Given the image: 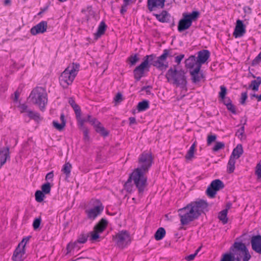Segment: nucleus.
<instances>
[{
  "label": "nucleus",
  "mask_w": 261,
  "mask_h": 261,
  "mask_svg": "<svg viewBox=\"0 0 261 261\" xmlns=\"http://www.w3.org/2000/svg\"><path fill=\"white\" fill-rule=\"evenodd\" d=\"M27 115L30 117L31 118L34 119L36 120H38L40 119L39 115L36 112L29 110V111H27Z\"/></svg>",
  "instance_id": "4c0bfd02"
},
{
  "label": "nucleus",
  "mask_w": 261,
  "mask_h": 261,
  "mask_svg": "<svg viewBox=\"0 0 261 261\" xmlns=\"http://www.w3.org/2000/svg\"><path fill=\"white\" fill-rule=\"evenodd\" d=\"M122 100V95L120 93H117L115 97V101L119 102Z\"/></svg>",
  "instance_id": "4d7b16f0"
},
{
  "label": "nucleus",
  "mask_w": 261,
  "mask_h": 261,
  "mask_svg": "<svg viewBox=\"0 0 261 261\" xmlns=\"http://www.w3.org/2000/svg\"><path fill=\"white\" fill-rule=\"evenodd\" d=\"M27 115L30 117L31 118L34 119L36 120H38L40 119L39 115L36 112L29 110V111H27Z\"/></svg>",
  "instance_id": "58836bf2"
},
{
  "label": "nucleus",
  "mask_w": 261,
  "mask_h": 261,
  "mask_svg": "<svg viewBox=\"0 0 261 261\" xmlns=\"http://www.w3.org/2000/svg\"><path fill=\"white\" fill-rule=\"evenodd\" d=\"M251 258L245 245L235 242L230 248V252L223 255L221 261H249Z\"/></svg>",
  "instance_id": "f03ea898"
},
{
  "label": "nucleus",
  "mask_w": 261,
  "mask_h": 261,
  "mask_svg": "<svg viewBox=\"0 0 261 261\" xmlns=\"http://www.w3.org/2000/svg\"><path fill=\"white\" fill-rule=\"evenodd\" d=\"M127 5H126V4L124 3V4L122 6L121 10H120V12L122 14H123L124 13H125L126 11V9H127L126 8H127Z\"/></svg>",
  "instance_id": "13d9d810"
},
{
  "label": "nucleus",
  "mask_w": 261,
  "mask_h": 261,
  "mask_svg": "<svg viewBox=\"0 0 261 261\" xmlns=\"http://www.w3.org/2000/svg\"><path fill=\"white\" fill-rule=\"evenodd\" d=\"M152 14L155 17L156 19L161 22H167L169 21L170 15L168 12L165 10H163L161 13L153 12Z\"/></svg>",
  "instance_id": "5701e85b"
},
{
  "label": "nucleus",
  "mask_w": 261,
  "mask_h": 261,
  "mask_svg": "<svg viewBox=\"0 0 261 261\" xmlns=\"http://www.w3.org/2000/svg\"><path fill=\"white\" fill-rule=\"evenodd\" d=\"M29 100L31 103L39 107L41 110H43L47 102L45 90L41 87L34 89L30 94Z\"/></svg>",
  "instance_id": "423d86ee"
},
{
  "label": "nucleus",
  "mask_w": 261,
  "mask_h": 261,
  "mask_svg": "<svg viewBox=\"0 0 261 261\" xmlns=\"http://www.w3.org/2000/svg\"><path fill=\"white\" fill-rule=\"evenodd\" d=\"M257 101H261V94L259 95H258L257 96Z\"/></svg>",
  "instance_id": "338daca9"
},
{
  "label": "nucleus",
  "mask_w": 261,
  "mask_h": 261,
  "mask_svg": "<svg viewBox=\"0 0 261 261\" xmlns=\"http://www.w3.org/2000/svg\"><path fill=\"white\" fill-rule=\"evenodd\" d=\"M228 110L234 113L236 112L235 108L231 103H228L226 105Z\"/></svg>",
  "instance_id": "5fc2aeb1"
},
{
  "label": "nucleus",
  "mask_w": 261,
  "mask_h": 261,
  "mask_svg": "<svg viewBox=\"0 0 261 261\" xmlns=\"http://www.w3.org/2000/svg\"><path fill=\"white\" fill-rule=\"evenodd\" d=\"M71 168L72 166L71 164H70L69 162H66L63 165L62 171L63 172L67 177H68L70 174Z\"/></svg>",
  "instance_id": "f704fd0d"
},
{
  "label": "nucleus",
  "mask_w": 261,
  "mask_h": 261,
  "mask_svg": "<svg viewBox=\"0 0 261 261\" xmlns=\"http://www.w3.org/2000/svg\"><path fill=\"white\" fill-rule=\"evenodd\" d=\"M152 157L150 153H143L139 158L138 165L137 168H140V170L147 172L152 165Z\"/></svg>",
  "instance_id": "f8f14e48"
},
{
  "label": "nucleus",
  "mask_w": 261,
  "mask_h": 261,
  "mask_svg": "<svg viewBox=\"0 0 261 261\" xmlns=\"http://www.w3.org/2000/svg\"><path fill=\"white\" fill-rule=\"evenodd\" d=\"M237 160L230 157L227 164V170L229 173H232L235 169V164Z\"/></svg>",
  "instance_id": "72a5a7b5"
},
{
  "label": "nucleus",
  "mask_w": 261,
  "mask_h": 261,
  "mask_svg": "<svg viewBox=\"0 0 261 261\" xmlns=\"http://www.w3.org/2000/svg\"><path fill=\"white\" fill-rule=\"evenodd\" d=\"M149 108V102L147 100H143L138 103L137 106L138 110L140 112L144 111Z\"/></svg>",
  "instance_id": "2f4dec72"
},
{
  "label": "nucleus",
  "mask_w": 261,
  "mask_h": 261,
  "mask_svg": "<svg viewBox=\"0 0 261 261\" xmlns=\"http://www.w3.org/2000/svg\"><path fill=\"white\" fill-rule=\"evenodd\" d=\"M44 194H45L40 190L37 191L35 194L36 200L39 202H42L45 197Z\"/></svg>",
  "instance_id": "c9c22d12"
},
{
  "label": "nucleus",
  "mask_w": 261,
  "mask_h": 261,
  "mask_svg": "<svg viewBox=\"0 0 261 261\" xmlns=\"http://www.w3.org/2000/svg\"><path fill=\"white\" fill-rule=\"evenodd\" d=\"M261 84V78L258 77L256 80L251 81L249 86V88H251L252 90L257 91L258 90L259 85Z\"/></svg>",
  "instance_id": "c756f323"
},
{
  "label": "nucleus",
  "mask_w": 261,
  "mask_h": 261,
  "mask_svg": "<svg viewBox=\"0 0 261 261\" xmlns=\"http://www.w3.org/2000/svg\"><path fill=\"white\" fill-rule=\"evenodd\" d=\"M69 102L71 105L72 107L73 108L75 112V107H77L79 111H80V109L79 107L75 103V102L74 101V100L73 99H69Z\"/></svg>",
  "instance_id": "3c124183"
},
{
  "label": "nucleus",
  "mask_w": 261,
  "mask_h": 261,
  "mask_svg": "<svg viewBox=\"0 0 261 261\" xmlns=\"http://www.w3.org/2000/svg\"><path fill=\"white\" fill-rule=\"evenodd\" d=\"M255 174L258 179H261V161H260L256 166Z\"/></svg>",
  "instance_id": "ea45409f"
},
{
  "label": "nucleus",
  "mask_w": 261,
  "mask_h": 261,
  "mask_svg": "<svg viewBox=\"0 0 261 261\" xmlns=\"http://www.w3.org/2000/svg\"><path fill=\"white\" fill-rule=\"evenodd\" d=\"M153 59L152 55L146 56L144 61L134 70V77L137 81H139L143 76L145 71H148L149 68V62Z\"/></svg>",
  "instance_id": "9d476101"
},
{
  "label": "nucleus",
  "mask_w": 261,
  "mask_h": 261,
  "mask_svg": "<svg viewBox=\"0 0 261 261\" xmlns=\"http://www.w3.org/2000/svg\"><path fill=\"white\" fill-rule=\"evenodd\" d=\"M103 209V206L102 204L98 203L92 207L87 208L86 211V213L89 219L94 220L102 212Z\"/></svg>",
  "instance_id": "f3484780"
},
{
  "label": "nucleus",
  "mask_w": 261,
  "mask_h": 261,
  "mask_svg": "<svg viewBox=\"0 0 261 261\" xmlns=\"http://www.w3.org/2000/svg\"><path fill=\"white\" fill-rule=\"evenodd\" d=\"M245 132V128L244 126H242L240 129L238 130L236 133V135L240 139H242L244 138V134Z\"/></svg>",
  "instance_id": "37998d69"
},
{
  "label": "nucleus",
  "mask_w": 261,
  "mask_h": 261,
  "mask_svg": "<svg viewBox=\"0 0 261 261\" xmlns=\"http://www.w3.org/2000/svg\"><path fill=\"white\" fill-rule=\"evenodd\" d=\"M107 225V221L105 219H101L94 227V230L90 233V240L92 241H97L99 238L100 234L106 229Z\"/></svg>",
  "instance_id": "2eb2a0df"
},
{
  "label": "nucleus",
  "mask_w": 261,
  "mask_h": 261,
  "mask_svg": "<svg viewBox=\"0 0 261 261\" xmlns=\"http://www.w3.org/2000/svg\"><path fill=\"white\" fill-rule=\"evenodd\" d=\"M226 94V88L224 86L220 87V92H219V96L223 99Z\"/></svg>",
  "instance_id": "c03bdc74"
},
{
  "label": "nucleus",
  "mask_w": 261,
  "mask_h": 261,
  "mask_svg": "<svg viewBox=\"0 0 261 261\" xmlns=\"http://www.w3.org/2000/svg\"><path fill=\"white\" fill-rule=\"evenodd\" d=\"M53 177H54V173L53 171H51L46 174V175L45 176V179L46 180H52Z\"/></svg>",
  "instance_id": "603ef678"
},
{
  "label": "nucleus",
  "mask_w": 261,
  "mask_h": 261,
  "mask_svg": "<svg viewBox=\"0 0 261 261\" xmlns=\"http://www.w3.org/2000/svg\"><path fill=\"white\" fill-rule=\"evenodd\" d=\"M47 27V22L42 21L31 29V33L33 35L43 33L46 31Z\"/></svg>",
  "instance_id": "aec40b11"
},
{
  "label": "nucleus",
  "mask_w": 261,
  "mask_h": 261,
  "mask_svg": "<svg viewBox=\"0 0 261 261\" xmlns=\"http://www.w3.org/2000/svg\"><path fill=\"white\" fill-rule=\"evenodd\" d=\"M246 33V27L242 20L238 19L233 33V36L236 38L242 37Z\"/></svg>",
  "instance_id": "6ab92c4d"
},
{
  "label": "nucleus",
  "mask_w": 261,
  "mask_h": 261,
  "mask_svg": "<svg viewBox=\"0 0 261 261\" xmlns=\"http://www.w3.org/2000/svg\"><path fill=\"white\" fill-rule=\"evenodd\" d=\"M11 3V1L10 0H5V5H8V4H10Z\"/></svg>",
  "instance_id": "0e129e2a"
},
{
  "label": "nucleus",
  "mask_w": 261,
  "mask_h": 261,
  "mask_svg": "<svg viewBox=\"0 0 261 261\" xmlns=\"http://www.w3.org/2000/svg\"><path fill=\"white\" fill-rule=\"evenodd\" d=\"M51 186L49 182L43 184L41 187V192L45 194H49L50 192Z\"/></svg>",
  "instance_id": "e433bc0d"
},
{
  "label": "nucleus",
  "mask_w": 261,
  "mask_h": 261,
  "mask_svg": "<svg viewBox=\"0 0 261 261\" xmlns=\"http://www.w3.org/2000/svg\"><path fill=\"white\" fill-rule=\"evenodd\" d=\"M139 60V58L137 55H135L131 56L128 59V61L132 65H135Z\"/></svg>",
  "instance_id": "79ce46f5"
},
{
  "label": "nucleus",
  "mask_w": 261,
  "mask_h": 261,
  "mask_svg": "<svg viewBox=\"0 0 261 261\" xmlns=\"http://www.w3.org/2000/svg\"><path fill=\"white\" fill-rule=\"evenodd\" d=\"M165 0H147V8L150 12H157L163 9L165 6Z\"/></svg>",
  "instance_id": "a211bd4d"
},
{
  "label": "nucleus",
  "mask_w": 261,
  "mask_h": 261,
  "mask_svg": "<svg viewBox=\"0 0 261 261\" xmlns=\"http://www.w3.org/2000/svg\"><path fill=\"white\" fill-rule=\"evenodd\" d=\"M186 65L187 68L190 69V74L192 75L193 82L196 83L200 81L202 77V75L200 73V66L195 62V57L192 56L186 60Z\"/></svg>",
  "instance_id": "1a4fd4ad"
},
{
  "label": "nucleus",
  "mask_w": 261,
  "mask_h": 261,
  "mask_svg": "<svg viewBox=\"0 0 261 261\" xmlns=\"http://www.w3.org/2000/svg\"><path fill=\"white\" fill-rule=\"evenodd\" d=\"M87 238L86 236L84 234H82L79 237L78 239L77 240V241L76 242H75L74 243H69L67 247V249L68 250H69V251H70V250H69V249L70 248H74L77 243H85L87 241Z\"/></svg>",
  "instance_id": "cd10ccee"
},
{
  "label": "nucleus",
  "mask_w": 261,
  "mask_h": 261,
  "mask_svg": "<svg viewBox=\"0 0 261 261\" xmlns=\"http://www.w3.org/2000/svg\"><path fill=\"white\" fill-rule=\"evenodd\" d=\"M88 134L89 132L88 129H86L84 130V135L85 138H88Z\"/></svg>",
  "instance_id": "052dcab7"
},
{
  "label": "nucleus",
  "mask_w": 261,
  "mask_h": 261,
  "mask_svg": "<svg viewBox=\"0 0 261 261\" xmlns=\"http://www.w3.org/2000/svg\"><path fill=\"white\" fill-rule=\"evenodd\" d=\"M216 139V136L215 135H208L207 136V143L210 145L213 142L215 141Z\"/></svg>",
  "instance_id": "de8ad7c7"
},
{
  "label": "nucleus",
  "mask_w": 261,
  "mask_h": 261,
  "mask_svg": "<svg viewBox=\"0 0 261 261\" xmlns=\"http://www.w3.org/2000/svg\"><path fill=\"white\" fill-rule=\"evenodd\" d=\"M257 96H258V95L255 94H252L251 95V98H253V97H255V98H256L257 99Z\"/></svg>",
  "instance_id": "e2e57ef3"
},
{
  "label": "nucleus",
  "mask_w": 261,
  "mask_h": 261,
  "mask_svg": "<svg viewBox=\"0 0 261 261\" xmlns=\"http://www.w3.org/2000/svg\"><path fill=\"white\" fill-rule=\"evenodd\" d=\"M198 251V250H197L196 252L195 253L192 254H190V255L187 256L186 257V259L187 260H189V261L193 260L195 258L196 255H197V253Z\"/></svg>",
  "instance_id": "864d4df0"
},
{
  "label": "nucleus",
  "mask_w": 261,
  "mask_h": 261,
  "mask_svg": "<svg viewBox=\"0 0 261 261\" xmlns=\"http://www.w3.org/2000/svg\"><path fill=\"white\" fill-rule=\"evenodd\" d=\"M243 152V147L241 144H238L235 148L233 149L230 155V158L235 160L238 159Z\"/></svg>",
  "instance_id": "393cba45"
},
{
  "label": "nucleus",
  "mask_w": 261,
  "mask_h": 261,
  "mask_svg": "<svg viewBox=\"0 0 261 261\" xmlns=\"http://www.w3.org/2000/svg\"><path fill=\"white\" fill-rule=\"evenodd\" d=\"M9 157V149L8 147L0 149V168L5 164L7 160Z\"/></svg>",
  "instance_id": "b1692460"
},
{
  "label": "nucleus",
  "mask_w": 261,
  "mask_h": 261,
  "mask_svg": "<svg viewBox=\"0 0 261 261\" xmlns=\"http://www.w3.org/2000/svg\"><path fill=\"white\" fill-rule=\"evenodd\" d=\"M224 184L222 181L219 179H215L212 181L211 184L207 188L206 190L207 195L211 198L214 197L217 192L223 189Z\"/></svg>",
  "instance_id": "dca6fc26"
},
{
  "label": "nucleus",
  "mask_w": 261,
  "mask_h": 261,
  "mask_svg": "<svg viewBox=\"0 0 261 261\" xmlns=\"http://www.w3.org/2000/svg\"><path fill=\"white\" fill-rule=\"evenodd\" d=\"M184 55H180L179 56L176 57L175 59V62L177 63V64H179L180 62H181V61L184 58Z\"/></svg>",
  "instance_id": "6e6d98bb"
},
{
  "label": "nucleus",
  "mask_w": 261,
  "mask_h": 261,
  "mask_svg": "<svg viewBox=\"0 0 261 261\" xmlns=\"http://www.w3.org/2000/svg\"><path fill=\"white\" fill-rule=\"evenodd\" d=\"M207 204L204 201L200 200L190 203L186 206L178 210L180 223L182 226L189 224L191 222L197 219Z\"/></svg>",
  "instance_id": "f257e3e1"
},
{
  "label": "nucleus",
  "mask_w": 261,
  "mask_h": 261,
  "mask_svg": "<svg viewBox=\"0 0 261 261\" xmlns=\"http://www.w3.org/2000/svg\"><path fill=\"white\" fill-rule=\"evenodd\" d=\"M170 56V51L165 49L163 54L159 57L153 63V65L161 70H165L168 67L169 64L167 58Z\"/></svg>",
  "instance_id": "4468645a"
},
{
  "label": "nucleus",
  "mask_w": 261,
  "mask_h": 261,
  "mask_svg": "<svg viewBox=\"0 0 261 261\" xmlns=\"http://www.w3.org/2000/svg\"><path fill=\"white\" fill-rule=\"evenodd\" d=\"M79 70V65L73 63L69 65L59 77L60 85L64 88H67L73 83Z\"/></svg>",
  "instance_id": "7ed1b4c3"
},
{
  "label": "nucleus",
  "mask_w": 261,
  "mask_h": 261,
  "mask_svg": "<svg viewBox=\"0 0 261 261\" xmlns=\"http://www.w3.org/2000/svg\"><path fill=\"white\" fill-rule=\"evenodd\" d=\"M146 173L147 172L136 168L129 176V179L134 182L139 193H142L147 185Z\"/></svg>",
  "instance_id": "0eeeda50"
},
{
  "label": "nucleus",
  "mask_w": 261,
  "mask_h": 261,
  "mask_svg": "<svg viewBox=\"0 0 261 261\" xmlns=\"http://www.w3.org/2000/svg\"><path fill=\"white\" fill-rule=\"evenodd\" d=\"M166 231L164 228L161 227L159 228L154 234V238L156 240H162L165 236Z\"/></svg>",
  "instance_id": "7c9ffc66"
},
{
  "label": "nucleus",
  "mask_w": 261,
  "mask_h": 261,
  "mask_svg": "<svg viewBox=\"0 0 261 261\" xmlns=\"http://www.w3.org/2000/svg\"><path fill=\"white\" fill-rule=\"evenodd\" d=\"M248 97L247 92H243L241 94V101L240 102L241 104L244 105L245 103L246 100Z\"/></svg>",
  "instance_id": "09e8293b"
},
{
  "label": "nucleus",
  "mask_w": 261,
  "mask_h": 261,
  "mask_svg": "<svg viewBox=\"0 0 261 261\" xmlns=\"http://www.w3.org/2000/svg\"><path fill=\"white\" fill-rule=\"evenodd\" d=\"M131 181L129 178L124 185V189L128 192H130L132 191L133 187L131 185Z\"/></svg>",
  "instance_id": "49530a36"
},
{
  "label": "nucleus",
  "mask_w": 261,
  "mask_h": 261,
  "mask_svg": "<svg viewBox=\"0 0 261 261\" xmlns=\"http://www.w3.org/2000/svg\"><path fill=\"white\" fill-rule=\"evenodd\" d=\"M251 244L252 249L256 252L261 254V236H253L251 238Z\"/></svg>",
  "instance_id": "412c9836"
},
{
  "label": "nucleus",
  "mask_w": 261,
  "mask_h": 261,
  "mask_svg": "<svg viewBox=\"0 0 261 261\" xmlns=\"http://www.w3.org/2000/svg\"><path fill=\"white\" fill-rule=\"evenodd\" d=\"M113 241L118 247L123 248L130 243L131 237L128 231L122 230L113 236Z\"/></svg>",
  "instance_id": "9b49d317"
},
{
  "label": "nucleus",
  "mask_w": 261,
  "mask_h": 261,
  "mask_svg": "<svg viewBox=\"0 0 261 261\" xmlns=\"http://www.w3.org/2000/svg\"><path fill=\"white\" fill-rule=\"evenodd\" d=\"M106 25L104 22L102 21L100 22L98 27L97 31L95 34V36L96 38L100 37L105 33L106 30Z\"/></svg>",
  "instance_id": "c85d7f7f"
},
{
  "label": "nucleus",
  "mask_w": 261,
  "mask_h": 261,
  "mask_svg": "<svg viewBox=\"0 0 261 261\" xmlns=\"http://www.w3.org/2000/svg\"><path fill=\"white\" fill-rule=\"evenodd\" d=\"M29 238H23L15 250L12 256L14 261H23L26 257L25 247Z\"/></svg>",
  "instance_id": "ddd939ff"
},
{
  "label": "nucleus",
  "mask_w": 261,
  "mask_h": 261,
  "mask_svg": "<svg viewBox=\"0 0 261 261\" xmlns=\"http://www.w3.org/2000/svg\"><path fill=\"white\" fill-rule=\"evenodd\" d=\"M41 218H38L34 220L33 224V228L34 229L36 230L39 228L41 223Z\"/></svg>",
  "instance_id": "a18cd8bd"
},
{
  "label": "nucleus",
  "mask_w": 261,
  "mask_h": 261,
  "mask_svg": "<svg viewBox=\"0 0 261 261\" xmlns=\"http://www.w3.org/2000/svg\"><path fill=\"white\" fill-rule=\"evenodd\" d=\"M125 4L126 5H128L129 3H131L132 0H123Z\"/></svg>",
  "instance_id": "680f3d73"
},
{
  "label": "nucleus",
  "mask_w": 261,
  "mask_h": 261,
  "mask_svg": "<svg viewBox=\"0 0 261 261\" xmlns=\"http://www.w3.org/2000/svg\"><path fill=\"white\" fill-rule=\"evenodd\" d=\"M18 95L16 93H15L14 100L15 101H17L18 100Z\"/></svg>",
  "instance_id": "69168bd1"
},
{
  "label": "nucleus",
  "mask_w": 261,
  "mask_h": 261,
  "mask_svg": "<svg viewBox=\"0 0 261 261\" xmlns=\"http://www.w3.org/2000/svg\"><path fill=\"white\" fill-rule=\"evenodd\" d=\"M129 120L130 125H132L136 123V119L134 117H130Z\"/></svg>",
  "instance_id": "bf43d9fd"
},
{
  "label": "nucleus",
  "mask_w": 261,
  "mask_h": 261,
  "mask_svg": "<svg viewBox=\"0 0 261 261\" xmlns=\"http://www.w3.org/2000/svg\"><path fill=\"white\" fill-rule=\"evenodd\" d=\"M227 209H225L220 212L219 214V219L223 224L226 223L228 221V218L227 217Z\"/></svg>",
  "instance_id": "473e14b6"
},
{
  "label": "nucleus",
  "mask_w": 261,
  "mask_h": 261,
  "mask_svg": "<svg viewBox=\"0 0 261 261\" xmlns=\"http://www.w3.org/2000/svg\"><path fill=\"white\" fill-rule=\"evenodd\" d=\"M75 108L77 121L78 124L81 127H83L85 122H88L94 126L95 130L98 133H99L103 136H107L108 135V132L105 129L97 119L92 117L90 115H88L86 117L82 118L81 116V110L79 111L78 109L76 107Z\"/></svg>",
  "instance_id": "20e7f679"
},
{
  "label": "nucleus",
  "mask_w": 261,
  "mask_h": 261,
  "mask_svg": "<svg viewBox=\"0 0 261 261\" xmlns=\"http://www.w3.org/2000/svg\"><path fill=\"white\" fill-rule=\"evenodd\" d=\"M224 143L221 142H217L213 148L214 151H217L224 147Z\"/></svg>",
  "instance_id": "a19ab883"
},
{
  "label": "nucleus",
  "mask_w": 261,
  "mask_h": 261,
  "mask_svg": "<svg viewBox=\"0 0 261 261\" xmlns=\"http://www.w3.org/2000/svg\"><path fill=\"white\" fill-rule=\"evenodd\" d=\"M210 53L207 50H202L198 53L197 60L195 59V62L198 64L200 67L202 64L205 63L208 60Z\"/></svg>",
  "instance_id": "4be33fe9"
},
{
  "label": "nucleus",
  "mask_w": 261,
  "mask_h": 261,
  "mask_svg": "<svg viewBox=\"0 0 261 261\" xmlns=\"http://www.w3.org/2000/svg\"><path fill=\"white\" fill-rule=\"evenodd\" d=\"M168 82L176 86L184 88L187 84L185 72L182 69L178 70L175 67L170 68L166 74Z\"/></svg>",
  "instance_id": "39448f33"
},
{
  "label": "nucleus",
  "mask_w": 261,
  "mask_h": 261,
  "mask_svg": "<svg viewBox=\"0 0 261 261\" xmlns=\"http://www.w3.org/2000/svg\"><path fill=\"white\" fill-rule=\"evenodd\" d=\"M19 109L21 113H25L27 114V111H29L28 107L24 104L21 105L19 106Z\"/></svg>",
  "instance_id": "8fccbe9b"
},
{
  "label": "nucleus",
  "mask_w": 261,
  "mask_h": 261,
  "mask_svg": "<svg viewBox=\"0 0 261 261\" xmlns=\"http://www.w3.org/2000/svg\"><path fill=\"white\" fill-rule=\"evenodd\" d=\"M199 12L193 11L192 13H184L182 17L178 22L177 29L179 32L189 29L192 25V22L197 20Z\"/></svg>",
  "instance_id": "6e6552de"
},
{
  "label": "nucleus",
  "mask_w": 261,
  "mask_h": 261,
  "mask_svg": "<svg viewBox=\"0 0 261 261\" xmlns=\"http://www.w3.org/2000/svg\"><path fill=\"white\" fill-rule=\"evenodd\" d=\"M196 143L194 142L191 146L189 150L185 156V158L188 161H191L194 158V154L196 151Z\"/></svg>",
  "instance_id": "bb28decb"
},
{
  "label": "nucleus",
  "mask_w": 261,
  "mask_h": 261,
  "mask_svg": "<svg viewBox=\"0 0 261 261\" xmlns=\"http://www.w3.org/2000/svg\"><path fill=\"white\" fill-rule=\"evenodd\" d=\"M60 120L61 122L59 123L57 121L54 120L53 122L54 127L58 130H62L65 126L66 121L65 120L64 115L61 114L60 116Z\"/></svg>",
  "instance_id": "a878e982"
}]
</instances>
